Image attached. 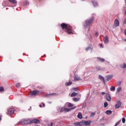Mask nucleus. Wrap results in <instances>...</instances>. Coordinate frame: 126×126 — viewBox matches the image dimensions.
<instances>
[{
    "instance_id": "1",
    "label": "nucleus",
    "mask_w": 126,
    "mask_h": 126,
    "mask_svg": "<svg viewBox=\"0 0 126 126\" xmlns=\"http://www.w3.org/2000/svg\"><path fill=\"white\" fill-rule=\"evenodd\" d=\"M61 27L62 29L64 30L65 29V32L68 33L69 35H71V34H74L73 31H72V28L70 27V26H67L66 24L65 23H62L61 24Z\"/></svg>"
},
{
    "instance_id": "2",
    "label": "nucleus",
    "mask_w": 126,
    "mask_h": 126,
    "mask_svg": "<svg viewBox=\"0 0 126 126\" xmlns=\"http://www.w3.org/2000/svg\"><path fill=\"white\" fill-rule=\"evenodd\" d=\"M94 17H92L87 20L85 22V24L84 25V28L86 29L88 27H89V26H90V25L93 23V22L94 21Z\"/></svg>"
},
{
    "instance_id": "3",
    "label": "nucleus",
    "mask_w": 126,
    "mask_h": 126,
    "mask_svg": "<svg viewBox=\"0 0 126 126\" xmlns=\"http://www.w3.org/2000/svg\"><path fill=\"white\" fill-rule=\"evenodd\" d=\"M76 108V106L71 107L70 108H66L65 107H61V113L63 112H64V113H67V112H69L71 111V110H74Z\"/></svg>"
},
{
    "instance_id": "4",
    "label": "nucleus",
    "mask_w": 126,
    "mask_h": 126,
    "mask_svg": "<svg viewBox=\"0 0 126 126\" xmlns=\"http://www.w3.org/2000/svg\"><path fill=\"white\" fill-rule=\"evenodd\" d=\"M83 126H90L91 125V123H92V121L91 120H88V121H82Z\"/></svg>"
},
{
    "instance_id": "5",
    "label": "nucleus",
    "mask_w": 126,
    "mask_h": 126,
    "mask_svg": "<svg viewBox=\"0 0 126 126\" xmlns=\"http://www.w3.org/2000/svg\"><path fill=\"white\" fill-rule=\"evenodd\" d=\"M120 26V22L118 19H116L114 20V25H113V28L115 27H119Z\"/></svg>"
},
{
    "instance_id": "6",
    "label": "nucleus",
    "mask_w": 126,
    "mask_h": 126,
    "mask_svg": "<svg viewBox=\"0 0 126 126\" xmlns=\"http://www.w3.org/2000/svg\"><path fill=\"white\" fill-rule=\"evenodd\" d=\"M15 112V109L14 108H10L7 111L8 115H14V112Z\"/></svg>"
},
{
    "instance_id": "7",
    "label": "nucleus",
    "mask_w": 126,
    "mask_h": 126,
    "mask_svg": "<svg viewBox=\"0 0 126 126\" xmlns=\"http://www.w3.org/2000/svg\"><path fill=\"white\" fill-rule=\"evenodd\" d=\"M121 106H122V102L120 100H118L116 104L115 105V109H119V108H121Z\"/></svg>"
},
{
    "instance_id": "8",
    "label": "nucleus",
    "mask_w": 126,
    "mask_h": 126,
    "mask_svg": "<svg viewBox=\"0 0 126 126\" xmlns=\"http://www.w3.org/2000/svg\"><path fill=\"white\" fill-rule=\"evenodd\" d=\"M23 122L24 125H29V124H31V121L29 119H24L23 120Z\"/></svg>"
},
{
    "instance_id": "9",
    "label": "nucleus",
    "mask_w": 126,
    "mask_h": 126,
    "mask_svg": "<svg viewBox=\"0 0 126 126\" xmlns=\"http://www.w3.org/2000/svg\"><path fill=\"white\" fill-rule=\"evenodd\" d=\"M39 94H40V91H33L32 92L31 95H32V96L33 95L36 96V95H39Z\"/></svg>"
},
{
    "instance_id": "10",
    "label": "nucleus",
    "mask_w": 126,
    "mask_h": 126,
    "mask_svg": "<svg viewBox=\"0 0 126 126\" xmlns=\"http://www.w3.org/2000/svg\"><path fill=\"white\" fill-rule=\"evenodd\" d=\"M103 42L104 44H108V43H109V37H108V36H106L104 37Z\"/></svg>"
},
{
    "instance_id": "11",
    "label": "nucleus",
    "mask_w": 126,
    "mask_h": 126,
    "mask_svg": "<svg viewBox=\"0 0 126 126\" xmlns=\"http://www.w3.org/2000/svg\"><path fill=\"white\" fill-rule=\"evenodd\" d=\"M40 123V121L37 119H34L31 121V124H39Z\"/></svg>"
},
{
    "instance_id": "12",
    "label": "nucleus",
    "mask_w": 126,
    "mask_h": 126,
    "mask_svg": "<svg viewBox=\"0 0 126 126\" xmlns=\"http://www.w3.org/2000/svg\"><path fill=\"white\" fill-rule=\"evenodd\" d=\"M92 2L94 6V7H97L98 6V3L95 0H92Z\"/></svg>"
},
{
    "instance_id": "13",
    "label": "nucleus",
    "mask_w": 126,
    "mask_h": 126,
    "mask_svg": "<svg viewBox=\"0 0 126 126\" xmlns=\"http://www.w3.org/2000/svg\"><path fill=\"white\" fill-rule=\"evenodd\" d=\"M113 76H114L113 75H109L106 76V80H107V81H109V80H111V79L113 78Z\"/></svg>"
},
{
    "instance_id": "14",
    "label": "nucleus",
    "mask_w": 126,
    "mask_h": 126,
    "mask_svg": "<svg viewBox=\"0 0 126 126\" xmlns=\"http://www.w3.org/2000/svg\"><path fill=\"white\" fill-rule=\"evenodd\" d=\"M74 125L75 126H83L82 124V121L80 122L74 123Z\"/></svg>"
},
{
    "instance_id": "15",
    "label": "nucleus",
    "mask_w": 126,
    "mask_h": 126,
    "mask_svg": "<svg viewBox=\"0 0 126 126\" xmlns=\"http://www.w3.org/2000/svg\"><path fill=\"white\" fill-rule=\"evenodd\" d=\"M65 107H73V104L69 102H67L65 104Z\"/></svg>"
},
{
    "instance_id": "16",
    "label": "nucleus",
    "mask_w": 126,
    "mask_h": 126,
    "mask_svg": "<svg viewBox=\"0 0 126 126\" xmlns=\"http://www.w3.org/2000/svg\"><path fill=\"white\" fill-rule=\"evenodd\" d=\"M77 118H78V119H79L80 120H81L83 118V117L82 116V113H81V112L78 113Z\"/></svg>"
},
{
    "instance_id": "17",
    "label": "nucleus",
    "mask_w": 126,
    "mask_h": 126,
    "mask_svg": "<svg viewBox=\"0 0 126 126\" xmlns=\"http://www.w3.org/2000/svg\"><path fill=\"white\" fill-rule=\"evenodd\" d=\"M106 99L107 100V101H111V96L110 94H107L105 96Z\"/></svg>"
},
{
    "instance_id": "18",
    "label": "nucleus",
    "mask_w": 126,
    "mask_h": 126,
    "mask_svg": "<svg viewBox=\"0 0 126 126\" xmlns=\"http://www.w3.org/2000/svg\"><path fill=\"white\" fill-rule=\"evenodd\" d=\"M9 1H10V2H11L12 3H14V4H16V3H17V1H16V0H9Z\"/></svg>"
},
{
    "instance_id": "19",
    "label": "nucleus",
    "mask_w": 126,
    "mask_h": 126,
    "mask_svg": "<svg viewBox=\"0 0 126 126\" xmlns=\"http://www.w3.org/2000/svg\"><path fill=\"white\" fill-rule=\"evenodd\" d=\"M99 79H102L104 83H105V78H104V77L101 75H99Z\"/></svg>"
},
{
    "instance_id": "20",
    "label": "nucleus",
    "mask_w": 126,
    "mask_h": 126,
    "mask_svg": "<svg viewBox=\"0 0 126 126\" xmlns=\"http://www.w3.org/2000/svg\"><path fill=\"white\" fill-rule=\"evenodd\" d=\"M72 84V82L70 81L65 84V86H70V85Z\"/></svg>"
},
{
    "instance_id": "21",
    "label": "nucleus",
    "mask_w": 126,
    "mask_h": 126,
    "mask_svg": "<svg viewBox=\"0 0 126 126\" xmlns=\"http://www.w3.org/2000/svg\"><path fill=\"white\" fill-rule=\"evenodd\" d=\"M105 114H106V115H111V114H112V110H107L105 112Z\"/></svg>"
},
{
    "instance_id": "22",
    "label": "nucleus",
    "mask_w": 126,
    "mask_h": 126,
    "mask_svg": "<svg viewBox=\"0 0 126 126\" xmlns=\"http://www.w3.org/2000/svg\"><path fill=\"white\" fill-rule=\"evenodd\" d=\"M74 79L75 80H80V77H78L76 75L74 76Z\"/></svg>"
},
{
    "instance_id": "23",
    "label": "nucleus",
    "mask_w": 126,
    "mask_h": 126,
    "mask_svg": "<svg viewBox=\"0 0 126 126\" xmlns=\"http://www.w3.org/2000/svg\"><path fill=\"white\" fill-rule=\"evenodd\" d=\"M57 110L58 111V112L62 113V107H57Z\"/></svg>"
},
{
    "instance_id": "24",
    "label": "nucleus",
    "mask_w": 126,
    "mask_h": 126,
    "mask_svg": "<svg viewBox=\"0 0 126 126\" xmlns=\"http://www.w3.org/2000/svg\"><path fill=\"white\" fill-rule=\"evenodd\" d=\"M29 5V2L27 1V0H26L24 2V5Z\"/></svg>"
},
{
    "instance_id": "25",
    "label": "nucleus",
    "mask_w": 126,
    "mask_h": 126,
    "mask_svg": "<svg viewBox=\"0 0 126 126\" xmlns=\"http://www.w3.org/2000/svg\"><path fill=\"white\" fill-rule=\"evenodd\" d=\"M120 66L122 68H126V64L125 63L123 64H121Z\"/></svg>"
},
{
    "instance_id": "26",
    "label": "nucleus",
    "mask_w": 126,
    "mask_h": 126,
    "mask_svg": "<svg viewBox=\"0 0 126 126\" xmlns=\"http://www.w3.org/2000/svg\"><path fill=\"white\" fill-rule=\"evenodd\" d=\"M96 69L97 70H103V68H101L100 66H96Z\"/></svg>"
},
{
    "instance_id": "27",
    "label": "nucleus",
    "mask_w": 126,
    "mask_h": 126,
    "mask_svg": "<svg viewBox=\"0 0 126 126\" xmlns=\"http://www.w3.org/2000/svg\"><path fill=\"white\" fill-rule=\"evenodd\" d=\"M77 93H73L71 94V97H74V96H76L77 95Z\"/></svg>"
},
{
    "instance_id": "28",
    "label": "nucleus",
    "mask_w": 126,
    "mask_h": 126,
    "mask_svg": "<svg viewBox=\"0 0 126 126\" xmlns=\"http://www.w3.org/2000/svg\"><path fill=\"white\" fill-rule=\"evenodd\" d=\"M86 51L87 52H88V51H92V48L91 47H87L86 49Z\"/></svg>"
},
{
    "instance_id": "29",
    "label": "nucleus",
    "mask_w": 126,
    "mask_h": 126,
    "mask_svg": "<svg viewBox=\"0 0 126 126\" xmlns=\"http://www.w3.org/2000/svg\"><path fill=\"white\" fill-rule=\"evenodd\" d=\"M98 59L100 60V62H101V63H104V62H105V59H101V58H100V57H98Z\"/></svg>"
},
{
    "instance_id": "30",
    "label": "nucleus",
    "mask_w": 126,
    "mask_h": 126,
    "mask_svg": "<svg viewBox=\"0 0 126 126\" xmlns=\"http://www.w3.org/2000/svg\"><path fill=\"white\" fill-rule=\"evenodd\" d=\"M115 88L114 86H111V88L110 89V91H115Z\"/></svg>"
},
{
    "instance_id": "31",
    "label": "nucleus",
    "mask_w": 126,
    "mask_h": 126,
    "mask_svg": "<svg viewBox=\"0 0 126 126\" xmlns=\"http://www.w3.org/2000/svg\"><path fill=\"white\" fill-rule=\"evenodd\" d=\"M0 92H3L4 91V88L2 87H0Z\"/></svg>"
},
{
    "instance_id": "32",
    "label": "nucleus",
    "mask_w": 126,
    "mask_h": 126,
    "mask_svg": "<svg viewBox=\"0 0 126 126\" xmlns=\"http://www.w3.org/2000/svg\"><path fill=\"white\" fill-rule=\"evenodd\" d=\"M108 107V102H105L104 103V108H107Z\"/></svg>"
},
{
    "instance_id": "33",
    "label": "nucleus",
    "mask_w": 126,
    "mask_h": 126,
    "mask_svg": "<svg viewBox=\"0 0 126 126\" xmlns=\"http://www.w3.org/2000/svg\"><path fill=\"white\" fill-rule=\"evenodd\" d=\"M95 115H96V113L95 112H93L92 113V114L90 115V117H94V116H95Z\"/></svg>"
},
{
    "instance_id": "34",
    "label": "nucleus",
    "mask_w": 126,
    "mask_h": 126,
    "mask_svg": "<svg viewBox=\"0 0 126 126\" xmlns=\"http://www.w3.org/2000/svg\"><path fill=\"white\" fill-rule=\"evenodd\" d=\"M20 85H21V84H20V83H18L16 84V87L18 88L20 86Z\"/></svg>"
},
{
    "instance_id": "35",
    "label": "nucleus",
    "mask_w": 126,
    "mask_h": 126,
    "mask_svg": "<svg viewBox=\"0 0 126 126\" xmlns=\"http://www.w3.org/2000/svg\"><path fill=\"white\" fill-rule=\"evenodd\" d=\"M121 90H122V88L121 87H119L117 89V92H120V91H121Z\"/></svg>"
},
{
    "instance_id": "36",
    "label": "nucleus",
    "mask_w": 126,
    "mask_h": 126,
    "mask_svg": "<svg viewBox=\"0 0 126 126\" xmlns=\"http://www.w3.org/2000/svg\"><path fill=\"white\" fill-rule=\"evenodd\" d=\"M79 98H74L73 100L75 102H76V101H79Z\"/></svg>"
},
{
    "instance_id": "37",
    "label": "nucleus",
    "mask_w": 126,
    "mask_h": 126,
    "mask_svg": "<svg viewBox=\"0 0 126 126\" xmlns=\"http://www.w3.org/2000/svg\"><path fill=\"white\" fill-rule=\"evenodd\" d=\"M122 123L123 124H125L126 123V119L125 118H124L122 119Z\"/></svg>"
},
{
    "instance_id": "38",
    "label": "nucleus",
    "mask_w": 126,
    "mask_h": 126,
    "mask_svg": "<svg viewBox=\"0 0 126 126\" xmlns=\"http://www.w3.org/2000/svg\"><path fill=\"white\" fill-rule=\"evenodd\" d=\"M85 107H86V103H84L83 104L82 108H85Z\"/></svg>"
},
{
    "instance_id": "39",
    "label": "nucleus",
    "mask_w": 126,
    "mask_h": 126,
    "mask_svg": "<svg viewBox=\"0 0 126 126\" xmlns=\"http://www.w3.org/2000/svg\"><path fill=\"white\" fill-rule=\"evenodd\" d=\"M49 95H57V94H55V93H53V94H48Z\"/></svg>"
},
{
    "instance_id": "40",
    "label": "nucleus",
    "mask_w": 126,
    "mask_h": 126,
    "mask_svg": "<svg viewBox=\"0 0 126 126\" xmlns=\"http://www.w3.org/2000/svg\"><path fill=\"white\" fill-rule=\"evenodd\" d=\"M123 23H124V24H126V18H125V20H124Z\"/></svg>"
},
{
    "instance_id": "41",
    "label": "nucleus",
    "mask_w": 126,
    "mask_h": 126,
    "mask_svg": "<svg viewBox=\"0 0 126 126\" xmlns=\"http://www.w3.org/2000/svg\"><path fill=\"white\" fill-rule=\"evenodd\" d=\"M101 94H102V95H105L106 94V93L105 92H102L101 93Z\"/></svg>"
},
{
    "instance_id": "42",
    "label": "nucleus",
    "mask_w": 126,
    "mask_h": 126,
    "mask_svg": "<svg viewBox=\"0 0 126 126\" xmlns=\"http://www.w3.org/2000/svg\"><path fill=\"white\" fill-rule=\"evenodd\" d=\"M95 36H96V37H97V36H98V32L95 33Z\"/></svg>"
},
{
    "instance_id": "43",
    "label": "nucleus",
    "mask_w": 126,
    "mask_h": 126,
    "mask_svg": "<svg viewBox=\"0 0 126 126\" xmlns=\"http://www.w3.org/2000/svg\"><path fill=\"white\" fill-rule=\"evenodd\" d=\"M53 125V122H51L49 126H52Z\"/></svg>"
},
{
    "instance_id": "44",
    "label": "nucleus",
    "mask_w": 126,
    "mask_h": 126,
    "mask_svg": "<svg viewBox=\"0 0 126 126\" xmlns=\"http://www.w3.org/2000/svg\"><path fill=\"white\" fill-rule=\"evenodd\" d=\"M89 39H90V40H92V36H90V37H89Z\"/></svg>"
},
{
    "instance_id": "45",
    "label": "nucleus",
    "mask_w": 126,
    "mask_h": 126,
    "mask_svg": "<svg viewBox=\"0 0 126 126\" xmlns=\"http://www.w3.org/2000/svg\"><path fill=\"white\" fill-rule=\"evenodd\" d=\"M43 107H45V103L44 102L42 103Z\"/></svg>"
},
{
    "instance_id": "46",
    "label": "nucleus",
    "mask_w": 126,
    "mask_h": 126,
    "mask_svg": "<svg viewBox=\"0 0 126 126\" xmlns=\"http://www.w3.org/2000/svg\"><path fill=\"white\" fill-rule=\"evenodd\" d=\"M39 107H40V108H42V105L40 104V105H39Z\"/></svg>"
},
{
    "instance_id": "47",
    "label": "nucleus",
    "mask_w": 126,
    "mask_h": 126,
    "mask_svg": "<svg viewBox=\"0 0 126 126\" xmlns=\"http://www.w3.org/2000/svg\"><path fill=\"white\" fill-rule=\"evenodd\" d=\"M100 47H103V45H102V44H101L100 45Z\"/></svg>"
},
{
    "instance_id": "48",
    "label": "nucleus",
    "mask_w": 126,
    "mask_h": 126,
    "mask_svg": "<svg viewBox=\"0 0 126 126\" xmlns=\"http://www.w3.org/2000/svg\"><path fill=\"white\" fill-rule=\"evenodd\" d=\"M124 41H125V42H126V39H124Z\"/></svg>"
},
{
    "instance_id": "49",
    "label": "nucleus",
    "mask_w": 126,
    "mask_h": 126,
    "mask_svg": "<svg viewBox=\"0 0 126 126\" xmlns=\"http://www.w3.org/2000/svg\"><path fill=\"white\" fill-rule=\"evenodd\" d=\"M0 121H1V118L0 117Z\"/></svg>"
},
{
    "instance_id": "50",
    "label": "nucleus",
    "mask_w": 126,
    "mask_h": 126,
    "mask_svg": "<svg viewBox=\"0 0 126 126\" xmlns=\"http://www.w3.org/2000/svg\"><path fill=\"white\" fill-rule=\"evenodd\" d=\"M82 0L83 1H84V0Z\"/></svg>"
}]
</instances>
